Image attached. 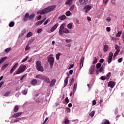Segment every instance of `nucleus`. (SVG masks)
Returning a JSON list of instances; mask_svg holds the SVG:
<instances>
[{
    "label": "nucleus",
    "instance_id": "obj_1",
    "mask_svg": "<svg viewBox=\"0 0 124 124\" xmlns=\"http://www.w3.org/2000/svg\"><path fill=\"white\" fill-rule=\"evenodd\" d=\"M56 7V5L49 6L40 11L39 12V14H40V15H43V14H46V13H49V12L53 11V10H54Z\"/></svg>",
    "mask_w": 124,
    "mask_h": 124
},
{
    "label": "nucleus",
    "instance_id": "obj_2",
    "mask_svg": "<svg viewBox=\"0 0 124 124\" xmlns=\"http://www.w3.org/2000/svg\"><path fill=\"white\" fill-rule=\"evenodd\" d=\"M59 33L60 35H62L63 33H69V30L67 28H64L63 24H62L60 27Z\"/></svg>",
    "mask_w": 124,
    "mask_h": 124
},
{
    "label": "nucleus",
    "instance_id": "obj_3",
    "mask_svg": "<svg viewBox=\"0 0 124 124\" xmlns=\"http://www.w3.org/2000/svg\"><path fill=\"white\" fill-rule=\"evenodd\" d=\"M34 17H35V14H31L30 16V14L27 13L23 17V21L27 22L29 20H33V19H34Z\"/></svg>",
    "mask_w": 124,
    "mask_h": 124
},
{
    "label": "nucleus",
    "instance_id": "obj_4",
    "mask_svg": "<svg viewBox=\"0 0 124 124\" xmlns=\"http://www.w3.org/2000/svg\"><path fill=\"white\" fill-rule=\"evenodd\" d=\"M26 67L27 66L25 65L21 64L18 69L17 71H16V74H20V73H23L25 70H26Z\"/></svg>",
    "mask_w": 124,
    "mask_h": 124
},
{
    "label": "nucleus",
    "instance_id": "obj_5",
    "mask_svg": "<svg viewBox=\"0 0 124 124\" xmlns=\"http://www.w3.org/2000/svg\"><path fill=\"white\" fill-rule=\"evenodd\" d=\"M36 69L38 71H41V72H43L44 71V69L43 67L41 65V62L38 61L36 62Z\"/></svg>",
    "mask_w": 124,
    "mask_h": 124
},
{
    "label": "nucleus",
    "instance_id": "obj_6",
    "mask_svg": "<svg viewBox=\"0 0 124 124\" xmlns=\"http://www.w3.org/2000/svg\"><path fill=\"white\" fill-rule=\"evenodd\" d=\"M48 62L49 63L50 68H53V66L54 65V62H55V60L54 59V57H50L48 58Z\"/></svg>",
    "mask_w": 124,
    "mask_h": 124
},
{
    "label": "nucleus",
    "instance_id": "obj_7",
    "mask_svg": "<svg viewBox=\"0 0 124 124\" xmlns=\"http://www.w3.org/2000/svg\"><path fill=\"white\" fill-rule=\"evenodd\" d=\"M92 8H93V6L87 5L84 6L83 9L85 10L84 12L85 13H89V11H90Z\"/></svg>",
    "mask_w": 124,
    "mask_h": 124
},
{
    "label": "nucleus",
    "instance_id": "obj_8",
    "mask_svg": "<svg viewBox=\"0 0 124 124\" xmlns=\"http://www.w3.org/2000/svg\"><path fill=\"white\" fill-rule=\"evenodd\" d=\"M113 59V52H110L108 55V64L111 63V62H112Z\"/></svg>",
    "mask_w": 124,
    "mask_h": 124
},
{
    "label": "nucleus",
    "instance_id": "obj_9",
    "mask_svg": "<svg viewBox=\"0 0 124 124\" xmlns=\"http://www.w3.org/2000/svg\"><path fill=\"white\" fill-rule=\"evenodd\" d=\"M19 65V63L18 62H16L15 65L12 68V69L10 71V74H12L13 73L14 71H15L16 70V69L17 68V66Z\"/></svg>",
    "mask_w": 124,
    "mask_h": 124
},
{
    "label": "nucleus",
    "instance_id": "obj_10",
    "mask_svg": "<svg viewBox=\"0 0 124 124\" xmlns=\"http://www.w3.org/2000/svg\"><path fill=\"white\" fill-rule=\"evenodd\" d=\"M84 61H85V57H81L80 60V62H79V68L81 69L82 67H83V65H84Z\"/></svg>",
    "mask_w": 124,
    "mask_h": 124
},
{
    "label": "nucleus",
    "instance_id": "obj_11",
    "mask_svg": "<svg viewBox=\"0 0 124 124\" xmlns=\"http://www.w3.org/2000/svg\"><path fill=\"white\" fill-rule=\"evenodd\" d=\"M44 97L42 96V95L39 96L38 98L36 99V101L38 103H43Z\"/></svg>",
    "mask_w": 124,
    "mask_h": 124
},
{
    "label": "nucleus",
    "instance_id": "obj_12",
    "mask_svg": "<svg viewBox=\"0 0 124 124\" xmlns=\"http://www.w3.org/2000/svg\"><path fill=\"white\" fill-rule=\"evenodd\" d=\"M102 71H103V73H104V68H103V65H102V66L100 69L96 70V73L97 75H98L99 74V73H101V72H102Z\"/></svg>",
    "mask_w": 124,
    "mask_h": 124
},
{
    "label": "nucleus",
    "instance_id": "obj_13",
    "mask_svg": "<svg viewBox=\"0 0 124 124\" xmlns=\"http://www.w3.org/2000/svg\"><path fill=\"white\" fill-rule=\"evenodd\" d=\"M115 85H116V83L114 81H110L108 84V86L110 87L111 89H113L115 87Z\"/></svg>",
    "mask_w": 124,
    "mask_h": 124
},
{
    "label": "nucleus",
    "instance_id": "obj_14",
    "mask_svg": "<svg viewBox=\"0 0 124 124\" xmlns=\"http://www.w3.org/2000/svg\"><path fill=\"white\" fill-rule=\"evenodd\" d=\"M79 2L81 5H86L89 2V0H79Z\"/></svg>",
    "mask_w": 124,
    "mask_h": 124
},
{
    "label": "nucleus",
    "instance_id": "obj_15",
    "mask_svg": "<svg viewBox=\"0 0 124 124\" xmlns=\"http://www.w3.org/2000/svg\"><path fill=\"white\" fill-rule=\"evenodd\" d=\"M59 26V23L55 24L50 29V31L51 32H53V31H54L58 28V26Z\"/></svg>",
    "mask_w": 124,
    "mask_h": 124
},
{
    "label": "nucleus",
    "instance_id": "obj_16",
    "mask_svg": "<svg viewBox=\"0 0 124 124\" xmlns=\"http://www.w3.org/2000/svg\"><path fill=\"white\" fill-rule=\"evenodd\" d=\"M57 82V80L55 79H52L50 83V87H51V88H53V86H55V84H56V82Z\"/></svg>",
    "mask_w": 124,
    "mask_h": 124
},
{
    "label": "nucleus",
    "instance_id": "obj_17",
    "mask_svg": "<svg viewBox=\"0 0 124 124\" xmlns=\"http://www.w3.org/2000/svg\"><path fill=\"white\" fill-rule=\"evenodd\" d=\"M94 66H91L89 68V71L90 74H93V72H94Z\"/></svg>",
    "mask_w": 124,
    "mask_h": 124
},
{
    "label": "nucleus",
    "instance_id": "obj_18",
    "mask_svg": "<svg viewBox=\"0 0 124 124\" xmlns=\"http://www.w3.org/2000/svg\"><path fill=\"white\" fill-rule=\"evenodd\" d=\"M45 20H46V18H44L42 20H40V21H38L35 24L36 26H40V25H42V24H43V22L45 21Z\"/></svg>",
    "mask_w": 124,
    "mask_h": 124
},
{
    "label": "nucleus",
    "instance_id": "obj_19",
    "mask_svg": "<svg viewBox=\"0 0 124 124\" xmlns=\"http://www.w3.org/2000/svg\"><path fill=\"white\" fill-rule=\"evenodd\" d=\"M68 78H69V77H67L64 80V88L66 87L67 84H68Z\"/></svg>",
    "mask_w": 124,
    "mask_h": 124
},
{
    "label": "nucleus",
    "instance_id": "obj_20",
    "mask_svg": "<svg viewBox=\"0 0 124 124\" xmlns=\"http://www.w3.org/2000/svg\"><path fill=\"white\" fill-rule=\"evenodd\" d=\"M21 115H22V112H17L16 113H15L13 117V118H18V117H20V116H21Z\"/></svg>",
    "mask_w": 124,
    "mask_h": 124
},
{
    "label": "nucleus",
    "instance_id": "obj_21",
    "mask_svg": "<svg viewBox=\"0 0 124 124\" xmlns=\"http://www.w3.org/2000/svg\"><path fill=\"white\" fill-rule=\"evenodd\" d=\"M31 85H32L33 86H35L36 84H37V80L36 79H33L31 82Z\"/></svg>",
    "mask_w": 124,
    "mask_h": 124
},
{
    "label": "nucleus",
    "instance_id": "obj_22",
    "mask_svg": "<svg viewBox=\"0 0 124 124\" xmlns=\"http://www.w3.org/2000/svg\"><path fill=\"white\" fill-rule=\"evenodd\" d=\"M9 64L4 63L2 64V67H1V70H4L8 66Z\"/></svg>",
    "mask_w": 124,
    "mask_h": 124
},
{
    "label": "nucleus",
    "instance_id": "obj_23",
    "mask_svg": "<svg viewBox=\"0 0 124 124\" xmlns=\"http://www.w3.org/2000/svg\"><path fill=\"white\" fill-rule=\"evenodd\" d=\"M43 79L44 80L46 83H50V79L47 77H44Z\"/></svg>",
    "mask_w": 124,
    "mask_h": 124
},
{
    "label": "nucleus",
    "instance_id": "obj_24",
    "mask_svg": "<svg viewBox=\"0 0 124 124\" xmlns=\"http://www.w3.org/2000/svg\"><path fill=\"white\" fill-rule=\"evenodd\" d=\"M7 59V57L5 56L3 58H1L0 59V64H1V63H2L3 62H4V61H5V60H6Z\"/></svg>",
    "mask_w": 124,
    "mask_h": 124
},
{
    "label": "nucleus",
    "instance_id": "obj_25",
    "mask_svg": "<svg viewBox=\"0 0 124 124\" xmlns=\"http://www.w3.org/2000/svg\"><path fill=\"white\" fill-rule=\"evenodd\" d=\"M69 120L68 119V117H66L64 119V123L65 124H69Z\"/></svg>",
    "mask_w": 124,
    "mask_h": 124
},
{
    "label": "nucleus",
    "instance_id": "obj_26",
    "mask_svg": "<svg viewBox=\"0 0 124 124\" xmlns=\"http://www.w3.org/2000/svg\"><path fill=\"white\" fill-rule=\"evenodd\" d=\"M44 76H42V75H37L35 78H37L38 79H43V77Z\"/></svg>",
    "mask_w": 124,
    "mask_h": 124
},
{
    "label": "nucleus",
    "instance_id": "obj_27",
    "mask_svg": "<svg viewBox=\"0 0 124 124\" xmlns=\"http://www.w3.org/2000/svg\"><path fill=\"white\" fill-rule=\"evenodd\" d=\"M18 110H19V106L18 105H16L14 108V111L18 112Z\"/></svg>",
    "mask_w": 124,
    "mask_h": 124
},
{
    "label": "nucleus",
    "instance_id": "obj_28",
    "mask_svg": "<svg viewBox=\"0 0 124 124\" xmlns=\"http://www.w3.org/2000/svg\"><path fill=\"white\" fill-rule=\"evenodd\" d=\"M66 16H65V15H63L61 16H60L59 17V19H60V20H64L65 19H66Z\"/></svg>",
    "mask_w": 124,
    "mask_h": 124
},
{
    "label": "nucleus",
    "instance_id": "obj_29",
    "mask_svg": "<svg viewBox=\"0 0 124 124\" xmlns=\"http://www.w3.org/2000/svg\"><path fill=\"white\" fill-rule=\"evenodd\" d=\"M14 25H15V22L12 21L9 23V26L10 28H12V27H14Z\"/></svg>",
    "mask_w": 124,
    "mask_h": 124
},
{
    "label": "nucleus",
    "instance_id": "obj_30",
    "mask_svg": "<svg viewBox=\"0 0 124 124\" xmlns=\"http://www.w3.org/2000/svg\"><path fill=\"white\" fill-rule=\"evenodd\" d=\"M74 0H67L65 2V4H71L72 1Z\"/></svg>",
    "mask_w": 124,
    "mask_h": 124
},
{
    "label": "nucleus",
    "instance_id": "obj_31",
    "mask_svg": "<svg viewBox=\"0 0 124 124\" xmlns=\"http://www.w3.org/2000/svg\"><path fill=\"white\" fill-rule=\"evenodd\" d=\"M122 33H123V31H119L118 32V33L116 34L117 37H120L121 35H122Z\"/></svg>",
    "mask_w": 124,
    "mask_h": 124
},
{
    "label": "nucleus",
    "instance_id": "obj_32",
    "mask_svg": "<svg viewBox=\"0 0 124 124\" xmlns=\"http://www.w3.org/2000/svg\"><path fill=\"white\" fill-rule=\"evenodd\" d=\"M107 51H108V45L104 46V52H106Z\"/></svg>",
    "mask_w": 124,
    "mask_h": 124
},
{
    "label": "nucleus",
    "instance_id": "obj_33",
    "mask_svg": "<svg viewBox=\"0 0 124 124\" xmlns=\"http://www.w3.org/2000/svg\"><path fill=\"white\" fill-rule=\"evenodd\" d=\"M10 51H11V47H8L7 48H6L4 50V51L6 53H9V52H10Z\"/></svg>",
    "mask_w": 124,
    "mask_h": 124
},
{
    "label": "nucleus",
    "instance_id": "obj_34",
    "mask_svg": "<svg viewBox=\"0 0 124 124\" xmlns=\"http://www.w3.org/2000/svg\"><path fill=\"white\" fill-rule=\"evenodd\" d=\"M120 51H121V50H116V51H115V52L114 54V57H117V56H118V54H119V53H120Z\"/></svg>",
    "mask_w": 124,
    "mask_h": 124
},
{
    "label": "nucleus",
    "instance_id": "obj_35",
    "mask_svg": "<svg viewBox=\"0 0 124 124\" xmlns=\"http://www.w3.org/2000/svg\"><path fill=\"white\" fill-rule=\"evenodd\" d=\"M111 72H109L107 75V77L106 78L107 80H108L110 77H111Z\"/></svg>",
    "mask_w": 124,
    "mask_h": 124
},
{
    "label": "nucleus",
    "instance_id": "obj_36",
    "mask_svg": "<svg viewBox=\"0 0 124 124\" xmlns=\"http://www.w3.org/2000/svg\"><path fill=\"white\" fill-rule=\"evenodd\" d=\"M74 92H76V90H77V83H75L73 87Z\"/></svg>",
    "mask_w": 124,
    "mask_h": 124
},
{
    "label": "nucleus",
    "instance_id": "obj_37",
    "mask_svg": "<svg viewBox=\"0 0 124 124\" xmlns=\"http://www.w3.org/2000/svg\"><path fill=\"white\" fill-rule=\"evenodd\" d=\"M102 124H110V122L108 120H105Z\"/></svg>",
    "mask_w": 124,
    "mask_h": 124
},
{
    "label": "nucleus",
    "instance_id": "obj_38",
    "mask_svg": "<svg viewBox=\"0 0 124 124\" xmlns=\"http://www.w3.org/2000/svg\"><path fill=\"white\" fill-rule=\"evenodd\" d=\"M67 28L71 30L72 29V23H69L67 25Z\"/></svg>",
    "mask_w": 124,
    "mask_h": 124
},
{
    "label": "nucleus",
    "instance_id": "obj_39",
    "mask_svg": "<svg viewBox=\"0 0 124 124\" xmlns=\"http://www.w3.org/2000/svg\"><path fill=\"white\" fill-rule=\"evenodd\" d=\"M11 92H6L4 94H3V96H8V95H9V94H10Z\"/></svg>",
    "mask_w": 124,
    "mask_h": 124
},
{
    "label": "nucleus",
    "instance_id": "obj_40",
    "mask_svg": "<svg viewBox=\"0 0 124 124\" xmlns=\"http://www.w3.org/2000/svg\"><path fill=\"white\" fill-rule=\"evenodd\" d=\"M101 67V63H98L96 65V68H100Z\"/></svg>",
    "mask_w": 124,
    "mask_h": 124
},
{
    "label": "nucleus",
    "instance_id": "obj_41",
    "mask_svg": "<svg viewBox=\"0 0 124 124\" xmlns=\"http://www.w3.org/2000/svg\"><path fill=\"white\" fill-rule=\"evenodd\" d=\"M32 35L31 32H29L26 35L27 37H31Z\"/></svg>",
    "mask_w": 124,
    "mask_h": 124
},
{
    "label": "nucleus",
    "instance_id": "obj_42",
    "mask_svg": "<svg viewBox=\"0 0 124 124\" xmlns=\"http://www.w3.org/2000/svg\"><path fill=\"white\" fill-rule=\"evenodd\" d=\"M60 56H61V54H60V53H58L56 54V58L57 61H59V60H60Z\"/></svg>",
    "mask_w": 124,
    "mask_h": 124
},
{
    "label": "nucleus",
    "instance_id": "obj_43",
    "mask_svg": "<svg viewBox=\"0 0 124 124\" xmlns=\"http://www.w3.org/2000/svg\"><path fill=\"white\" fill-rule=\"evenodd\" d=\"M96 62H97V58L96 57H95V59L93 62V64H94V63H96Z\"/></svg>",
    "mask_w": 124,
    "mask_h": 124
},
{
    "label": "nucleus",
    "instance_id": "obj_44",
    "mask_svg": "<svg viewBox=\"0 0 124 124\" xmlns=\"http://www.w3.org/2000/svg\"><path fill=\"white\" fill-rule=\"evenodd\" d=\"M66 16H70L71 15V13L70 12V11H68V12H67L66 13Z\"/></svg>",
    "mask_w": 124,
    "mask_h": 124
},
{
    "label": "nucleus",
    "instance_id": "obj_45",
    "mask_svg": "<svg viewBox=\"0 0 124 124\" xmlns=\"http://www.w3.org/2000/svg\"><path fill=\"white\" fill-rule=\"evenodd\" d=\"M94 111H92L90 113L89 115L91 116V117H93L94 116Z\"/></svg>",
    "mask_w": 124,
    "mask_h": 124
},
{
    "label": "nucleus",
    "instance_id": "obj_46",
    "mask_svg": "<svg viewBox=\"0 0 124 124\" xmlns=\"http://www.w3.org/2000/svg\"><path fill=\"white\" fill-rule=\"evenodd\" d=\"M30 48L31 47H30V45H27L25 47V51H28V50H29V49H30Z\"/></svg>",
    "mask_w": 124,
    "mask_h": 124
},
{
    "label": "nucleus",
    "instance_id": "obj_47",
    "mask_svg": "<svg viewBox=\"0 0 124 124\" xmlns=\"http://www.w3.org/2000/svg\"><path fill=\"white\" fill-rule=\"evenodd\" d=\"M115 48L116 50H120V46L118 45H115Z\"/></svg>",
    "mask_w": 124,
    "mask_h": 124
},
{
    "label": "nucleus",
    "instance_id": "obj_48",
    "mask_svg": "<svg viewBox=\"0 0 124 124\" xmlns=\"http://www.w3.org/2000/svg\"><path fill=\"white\" fill-rule=\"evenodd\" d=\"M49 22H50V19L48 18L45 21L44 25H47V23H49Z\"/></svg>",
    "mask_w": 124,
    "mask_h": 124
},
{
    "label": "nucleus",
    "instance_id": "obj_49",
    "mask_svg": "<svg viewBox=\"0 0 124 124\" xmlns=\"http://www.w3.org/2000/svg\"><path fill=\"white\" fill-rule=\"evenodd\" d=\"M28 58H29L28 56H26V57L22 60V62H27L28 60Z\"/></svg>",
    "mask_w": 124,
    "mask_h": 124
},
{
    "label": "nucleus",
    "instance_id": "obj_50",
    "mask_svg": "<svg viewBox=\"0 0 124 124\" xmlns=\"http://www.w3.org/2000/svg\"><path fill=\"white\" fill-rule=\"evenodd\" d=\"M65 41L67 43H70V42H71V41H72V39H66L65 40Z\"/></svg>",
    "mask_w": 124,
    "mask_h": 124
},
{
    "label": "nucleus",
    "instance_id": "obj_51",
    "mask_svg": "<svg viewBox=\"0 0 124 124\" xmlns=\"http://www.w3.org/2000/svg\"><path fill=\"white\" fill-rule=\"evenodd\" d=\"M111 40H112L113 41H117V38L114 37H111Z\"/></svg>",
    "mask_w": 124,
    "mask_h": 124
},
{
    "label": "nucleus",
    "instance_id": "obj_52",
    "mask_svg": "<svg viewBox=\"0 0 124 124\" xmlns=\"http://www.w3.org/2000/svg\"><path fill=\"white\" fill-rule=\"evenodd\" d=\"M101 80H102V81H105V80H106V78L104 76H102L100 78Z\"/></svg>",
    "mask_w": 124,
    "mask_h": 124
},
{
    "label": "nucleus",
    "instance_id": "obj_53",
    "mask_svg": "<svg viewBox=\"0 0 124 124\" xmlns=\"http://www.w3.org/2000/svg\"><path fill=\"white\" fill-rule=\"evenodd\" d=\"M66 111H67V113H70V109L69 108H65Z\"/></svg>",
    "mask_w": 124,
    "mask_h": 124
},
{
    "label": "nucleus",
    "instance_id": "obj_54",
    "mask_svg": "<svg viewBox=\"0 0 124 124\" xmlns=\"http://www.w3.org/2000/svg\"><path fill=\"white\" fill-rule=\"evenodd\" d=\"M109 0H103V4H106L107 3V2H108V1Z\"/></svg>",
    "mask_w": 124,
    "mask_h": 124
},
{
    "label": "nucleus",
    "instance_id": "obj_55",
    "mask_svg": "<svg viewBox=\"0 0 124 124\" xmlns=\"http://www.w3.org/2000/svg\"><path fill=\"white\" fill-rule=\"evenodd\" d=\"M42 31V29H39L37 30V33H40Z\"/></svg>",
    "mask_w": 124,
    "mask_h": 124
},
{
    "label": "nucleus",
    "instance_id": "obj_56",
    "mask_svg": "<svg viewBox=\"0 0 124 124\" xmlns=\"http://www.w3.org/2000/svg\"><path fill=\"white\" fill-rule=\"evenodd\" d=\"M65 102H67V103H69V99H68V97H66L65 99Z\"/></svg>",
    "mask_w": 124,
    "mask_h": 124
},
{
    "label": "nucleus",
    "instance_id": "obj_57",
    "mask_svg": "<svg viewBox=\"0 0 124 124\" xmlns=\"http://www.w3.org/2000/svg\"><path fill=\"white\" fill-rule=\"evenodd\" d=\"M22 93L23 94H27V93H28V91L26 90H23L22 91Z\"/></svg>",
    "mask_w": 124,
    "mask_h": 124
},
{
    "label": "nucleus",
    "instance_id": "obj_58",
    "mask_svg": "<svg viewBox=\"0 0 124 124\" xmlns=\"http://www.w3.org/2000/svg\"><path fill=\"white\" fill-rule=\"evenodd\" d=\"M74 66V64H71L70 66H69V68H68V69L69 70V69H71V68H73V67Z\"/></svg>",
    "mask_w": 124,
    "mask_h": 124
},
{
    "label": "nucleus",
    "instance_id": "obj_59",
    "mask_svg": "<svg viewBox=\"0 0 124 124\" xmlns=\"http://www.w3.org/2000/svg\"><path fill=\"white\" fill-rule=\"evenodd\" d=\"M92 104L93 105H95V104H96V101L95 100H93V101Z\"/></svg>",
    "mask_w": 124,
    "mask_h": 124
},
{
    "label": "nucleus",
    "instance_id": "obj_60",
    "mask_svg": "<svg viewBox=\"0 0 124 124\" xmlns=\"http://www.w3.org/2000/svg\"><path fill=\"white\" fill-rule=\"evenodd\" d=\"M26 75H23V76L20 78V80H23V79L25 77H26Z\"/></svg>",
    "mask_w": 124,
    "mask_h": 124
},
{
    "label": "nucleus",
    "instance_id": "obj_61",
    "mask_svg": "<svg viewBox=\"0 0 124 124\" xmlns=\"http://www.w3.org/2000/svg\"><path fill=\"white\" fill-rule=\"evenodd\" d=\"M118 62H123V58H121L119 59L118 60Z\"/></svg>",
    "mask_w": 124,
    "mask_h": 124
},
{
    "label": "nucleus",
    "instance_id": "obj_62",
    "mask_svg": "<svg viewBox=\"0 0 124 124\" xmlns=\"http://www.w3.org/2000/svg\"><path fill=\"white\" fill-rule=\"evenodd\" d=\"M106 30L107 31H111V28L110 27H107Z\"/></svg>",
    "mask_w": 124,
    "mask_h": 124
},
{
    "label": "nucleus",
    "instance_id": "obj_63",
    "mask_svg": "<svg viewBox=\"0 0 124 124\" xmlns=\"http://www.w3.org/2000/svg\"><path fill=\"white\" fill-rule=\"evenodd\" d=\"M99 62H101V63H103L104 62V59H101L99 60Z\"/></svg>",
    "mask_w": 124,
    "mask_h": 124
},
{
    "label": "nucleus",
    "instance_id": "obj_64",
    "mask_svg": "<svg viewBox=\"0 0 124 124\" xmlns=\"http://www.w3.org/2000/svg\"><path fill=\"white\" fill-rule=\"evenodd\" d=\"M106 21L109 22V21H111V18L110 17H108L107 19H106Z\"/></svg>",
    "mask_w": 124,
    "mask_h": 124
}]
</instances>
